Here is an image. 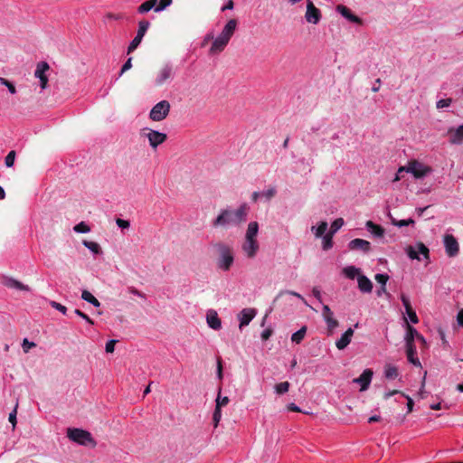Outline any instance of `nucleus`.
<instances>
[{"label":"nucleus","instance_id":"obj_1","mask_svg":"<svg viewBox=\"0 0 463 463\" xmlns=\"http://www.w3.org/2000/svg\"><path fill=\"white\" fill-rule=\"evenodd\" d=\"M249 213L247 203H242L236 210L232 208L222 209L218 216L213 221V227L227 228L230 226H238L246 222Z\"/></svg>","mask_w":463,"mask_h":463},{"label":"nucleus","instance_id":"obj_2","mask_svg":"<svg viewBox=\"0 0 463 463\" xmlns=\"http://www.w3.org/2000/svg\"><path fill=\"white\" fill-rule=\"evenodd\" d=\"M217 251L218 257L216 260L217 268L228 271L234 262V253L232 248L223 242H217L213 245Z\"/></svg>","mask_w":463,"mask_h":463},{"label":"nucleus","instance_id":"obj_3","mask_svg":"<svg viewBox=\"0 0 463 463\" xmlns=\"http://www.w3.org/2000/svg\"><path fill=\"white\" fill-rule=\"evenodd\" d=\"M432 171L431 167L417 161H410L406 166H401L399 172H407L411 174L415 178H422Z\"/></svg>","mask_w":463,"mask_h":463},{"label":"nucleus","instance_id":"obj_4","mask_svg":"<svg viewBox=\"0 0 463 463\" xmlns=\"http://www.w3.org/2000/svg\"><path fill=\"white\" fill-rule=\"evenodd\" d=\"M68 438L80 444V445H83V446H91V447H95L96 446V442L95 440L93 439L91 434L87 431V430H81V429H69L68 430Z\"/></svg>","mask_w":463,"mask_h":463},{"label":"nucleus","instance_id":"obj_5","mask_svg":"<svg viewBox=\"0 0 463 463\" xmlns=\"http://www.w3.org/2000/svg\"><path fill=\"white\" fill-rule=\"evenodd\" d=\"M141 136L147 138L149 145L154 149L163 144L167 138L166 134L148 128H145L141 130Z\"/></svg>","mask_w":463,"mask_h":463},{"label":"nucleus","instance_id":"obj_6","mask_svg":"<svg viewBox=\"0 0 463 463\" xmlns=\"http://www.w3.org/2000/svg\"><path fill=\"white\" fill-rule=\"evenodd\" d=\"M170 108V103L167 100H161L152 108L149 118L153 121H162L169 114Z\"/></svg>","mask_w":463,"mask_h":463},{"label":"nucleus","instance_id":"obj_7","mask_svg":"<svg viewBox=\"0 0 463 463\" xmlns=\"http://www.w3.org/2000/svg\"><path fill=\"white\" fill-rule=\"evenodd\" d=\"M174 77V67L171 63L164 64L157 71L155 79L156 86H162Z\"/></svg>","mask_w":463,"mask_h":463},{"label":"nucleus","instance_id":"obj_8","mask_svg":"<svg viewBox=\"0 0 463 463\" xmlns=\"http://www.w3.org/2000/svg\"><path fill=\"white\" fill-rule=\"evenodd\" d=\"M149 25H150V23L146 20H143L138 23V30H137V35L130 42L128 48V53L132 52L133 51H135L137 48V46L140 44L144 35L146 34Z\"/></svg>","mask_w":463,"mask_h":463},{"label":"nucleus","instance_id":"obj_9","mask_svg":"<svg viewBox=\"0 0 463 463\" xmlns=\"http://www.w3.org/2000/svg\"><path fill=\"white\" fill-rule=\"evenodd\" d=\"M446 253L449 257H455L458 254L459 245L457 239L451 234H446L443 238Z\"/></svg>","mask_w":463,"mask_h":463},{"label":"nucleus","instance_id":"obj_10","mask_svg":"<svg viewBox=\"0 0 463 463\" xmlns=\"http://www.w3.org/2000/svg\"><path fill=\"white\" fill-rule=\"evenodd\" d=\"M50 69L49 64L46 61H41L37 64L34 71L35 78L40 80V86L42 90L46 89L48 84V77L46 71Z\"/></svg>","mask_w":463,"mask_h":463},{"label":"nucleus","instance_id":"obj_11","mask_svg":"<svg viewBox=\"0 0 463 463\" xmlns=\"http://www.w3.org/2000/svg\"><path fill=\"white\" fill-rule=\"evenodd\" d=\"M305 18L308 23L313 24H318L321 18L320 10L317 8L310 0H307Z\"/></svg>","mask_w":463,"mask_h":463},{"label":"nucleus","instance_id":"obj_12","mask_svg":"<svg viewBox=\"0 0 463 463\" xmlns=\"http://www.w3.org/2000/svg\"><path fill=\"white\" fill-rule=\"evenodd\" d=\"M449 136V142L451 145H461L463 144V124L458 128H449L447 131Z\"/></svg>","mask_w":463,"mask_h":463},{"label":"nucleus","instance_id":"obj_13","mask_svg":"<svg viewBox=\"0 0 463 463\" xmlns=\"http://www.w3.org/2000/svg\"><path fill=\"white\" fill-rule=\"evenodd\" d=\"M241 248H242V250L245 253V255L248 258L252 259L256 256L260 246H259V242H258L257 239L245 238Z\"/></svg>","mask_w":463,"mask_h":463},{"label":"nucleus","instance_id":"obj_14","mask_svg":"<svg viewBox=\"0 0 463 463\" xmlns=\"http://www.w3.org/2000/svg\"><path fill=\"white\" fill-rule=\"evenodd\" d=\"M373 375V373L371 369H365L362 374L359 377L354 378L353 382L359 383L361 385L360 391L364 392L369 388Z\"/></svg>","mask_w":463,"mask_h":463},{"label":"nucleus","instance_id":"obj_15","mask_svg":"<svg viewBox=\"0 0 463 463\" xmlns=\"http://www.w3.org/2000/svg\"><path fill=\"white\" fill-rule=\"evenodd\" d=\"M3 286L13 288L19 291H30V288L27 285L23 284L21 281L11 278V277H4L1 280Z\"/></svg>","mask_w":463,"mask_h":463},{"label":"nucleus","instance_id":"obj_16","mask_svg":"<svg viewBox=\"0 0 463 463\" xmlns=\"http://www.w3.org/2000/svg\"><path fill=\"white\" fill-rule=\"evenodd\" d=\"M255 316L256 310L254 308L242 309L238 315V318L240 320V329H241L245 326H248L250 322L255 317Z\"/></svg>","mask_w":463,"mask_h":463},{"label":"nucleus","instance_id":"obj_17","mask_svg":"<svg viewBox=\"0 0 463 463\" xmlns=\"http://www.w3.org/2000/svg\"><path fill=\"white\" fill-rule=\"evenodd\" d=\"M348 248L351 250H362L367 253L371 250V243L364 239H354L348 243Z\"/></svg>","mask_w":463,"mask_h":463},{"label":"nucleus","instance_id":"obj_18","mask_svg":"<svg viewBox=\"0 0 463 463\" xmlns=\"http://www.w3.org/2000/svg\"><path fill=\"white\" fill-rule=\"evenodd\" d=\"M237 28V21L235 19H231L228 21V23L224 25L222 31L219 34L222 38L225 39L226 41L230 42L231 38L235 33V30Z\"/></svg>","mask_w":463,"mask_h":463},{"label":"nucleus","instance_id":"obj_19","mask_svg":"<svg viewBox=\"0 0 463 463\" xmlns=\"http://www.w3.org/2000/svg\"><path fill=\"white\" fill-rule=\"evenodd\" d=\"M336 11L344 16L345 19H347L351 23H354L357 24H362V19L358 17L357 15L352 14L349 8L343 5H339L336 6Z\"/></svg>","mask_w":463,"mask_h":463},{"label":"nucleus","instance_id":"obj_20","mask_svg":"<svg viewBox=\"0 0 463 463\" xmlns=\"http://www.w3.org/2000/svg\"><path fill=\"white\" fill-rule=\"evenodd\" d=\"M354 335L353 328L349 327L344 334H342L341 337L335 342V346L339 350H344L352 340Z\"/></svg>","mask_w":463,"mask_h":463},{"label":"nucleus","instance_id":"obj_21","mask_svg":"<svg viewBox=\"0 0 463 463\" xmlns=\"http://www.w3.org/2000/svg\"><path fill=\"white\" fill-rule=\"evenodd\" d=\"M401 300L402 302V305L405 308L406 314L408 315L410 321L412 324H417L419 322V319L416 315V312L412 309L411 306L410 299L405 295L402 294L401 296Z\"/></svg>","mask_w":463,"mask_h":463},{"label":"nucleus","instance_id":"obj_22","mask_svg":"<svg viewBox=\"0 0 463 463\" xmlns=\"http://www.w3.org/2000/svg\"><path fill=\"white\" fill-rule=\"evenodd\" d=\"M228 41L218 35L212 43L210 48V54H218L222 52L228 45Z\"/></svg>","mask_w":463,"mask_h":463},{"label":"nucleus","instance_id":"obj_23","mask_svg":"<svg viewBox=\"0 0 463 463\" xmlns=\"http://www.w3.org/2000/svg\"><path fill=\"white\" fill-rule=\"evenodd\" d=\"M206 321L208 326L214 329L219 330L222 327V322L219 318L217 312L214 310H209L206 315Z\"/></svg>","mask_w":463,"mask_h":463},{"label":"nucleus","instance_id":"obj_24","mask_svg":"<svg viewBox=\"0 0 463 463\" xmlns=\"http://www.w3.org/2000/svg\"><path fill=\"white\" fill-rule=\"evenodd\" d=\"M358 288L363 293H371L373 283L365 275H359L357 278Z\"/></svg>","mask_w":463,"mask_h":463},{"label":"nucleus","instance_id":"obj_25","mask_svg":"<svg viewBox=\"0 0 463 463\" xmlns=\"http://www.w3.org/2000/svg\"><path fill=\"white\" fill-rule=\"evenodd\" d=\"M365 227L375 237L381 238L384 235V229L372 221H367Z\"/></svg>","mask_w":463,"mask_h":463},{"label":"nucleus","instance_id":"obj_26","mask_svg":"<svg viewBox=\"0 0 463 463\" xmlns=\"http://www.w3.org/2000/svg\"><path fill=\"white\" fill-rule=\"evenodd\" d=\"M406 354H407L408 361L410 363H411L412 364H414L416 366H420V360L415 357L416 346H415L414 344L406 345Z\"/></svg>","mask_w":463,"mask_h":463},{"label":"nucleus","instance_id":"obj_27","mask_svg":"<svg viewBox=\"0 0 463 463\" xmlns=\"http://www.w3.org/2000/svg\"><path fill=\"white\" fill-rule=\"evenodd\" d=\"M406 329L407 332L404 337L406 345L414 344V338L420 336L419 332L408 323H406Z\"/></svg>","mask_w":463,"mask_h":463},{"label":"nucleus","instance_id":"obj_28","mask_svg":"<svg viewBox=\"0 0 463 463\" xmlns=\"http://www.w3.org/2000/svg\"><path fill=\"white\" fill-rule=\"evenodd\" d=\"M342 272L349 279H354L355 277L358 278L359 275H362L361 269L355 266H346Z\"/></svg>","mask_w":463,"mask_h":463},{"label":"nucleus","instance_id":"obj_29","mask_svg":"<svg viewBox=\"0 0 463 463\" xmlns=\"http://www.w3.org/2000/svg\"><path fill=\"white\" fill-rule=\"evenodd\" d=\"M259 232V223L257 222H250L248 224L245 238L257 239Z\"/></svg>","mask_w":463,"mask_h":463},{"label":"nucleus","instance_id":"obj_30","mask_svg":"<svg viewBox=\"0 0 463 463\" xmlns=\"http://www.w3.org/2000/svg\"><path fill=\"white\" fill-rule=\"evenodd\" d=\"M158 2V0H148V1H146L144 2L143 4H141L138 8H137V12L139 14H145V13H147L149 12L151 9H155V7L156 6V3Z\"/></svg>","mask_w":463,"mask_h":463},{"label":"nucleus","instance_id":"obj_31","mask_svg":"<svg viewBox=\"0 0 463 463\" xmlns=\"http://www.w3.org/2000/svg\"><path fill=\"white\" fill-rule=\"evenodd\" d=\"M327 222H321L318 226H312L311 232H314L315 236L317 238H320L323 235H325V232L327 230Z\"/></svg>","mask_w":463,"mask_h":463},{"label":"nucleus","instance_id":"obj_32","mask_svg":"<svg viewBox=\"0 0 463 463\" xmlns=\"http://www.w3.org/2000/svg\"><path fill=\"white\" fill-rule=\"evenodd\" d=\"M307 334V326H304L291 335V341L296 344H300L305 338Z\"/></svg>","mask_w":463,"mask_h":463},{"label":"nucleus","instance_id":"obj_33","mask_svg":"<svg viewBox=\"0 0 463 463\" xmlns=\"http://www.w3.org/2000/svg\"><path fill=\"white\" fill-rule=\"evenodd\" d=\"M81 298L90 304H92L94 307H99L100 302L88 290H83L81 293Z\"/></svg>","mask_w":463,"mask_h":463},{"label":"nucleus","instance_id":"obj_34","mask_svg":"<svg viewBox=\"0 0 463 463\" xmlns=\"http://www.w3.org/2000/svg\"><path fill=\"white\" fill-rule=\"evenodd\" d=\"M82 244L94 254L101 253V248L98 242L83 241Z\"/></svg>","mask_w":463,"mask_h":463},{"label":"nucleus","instance_id":"obj_35","mask_svg":"<svg viewBox=\"0 0 463 463\" xmlns=\"http://www.w3.org/2000/svg\"><path fill=\"white\" fill-rule=\"evenodd\" d=\"M384 375L387 379H395L398 377V369L394 365H387L384 369Z\"/></svg>","mask_w":463,"mask_h":463},{"label":"nucleus","instance_id":"obj_36","mask_svg":"<svg viewBox=\"0 0 463 463\" xmlns=\"http://www.w3.org/2000/svg\"><path fill=\"white\" fill-rule=\"evenodd\" d=\"M333 236L332 233H326L322 236V247L324 250H328L333 247Z\"/></svg>","mask_w":463,"mask_h":463},{"label":"nucleus","instance_id":"obj_37","mask_svg":"<svg viewBox=\"0 0 463 463\" xmlns=\"http://www.w3.org/2000/svg\"><path fill=\"white\" fill-rule=\"evenodd\" d=\"M389 217L391 219L392 224H393L394 226H397V227H404V226H408L411 224H414V220L411 218L407 219V220L398 221L395 218H393L390 213H389Z\"/></svg>","mask_w":463,"mask_h":463},{"label":"nucleus","instance_id":"obj_38","mask_svg":"<svg viewBox=\"0 0 463 463\" xmlns=\"http://www.w3.org/2000/svg\"><path fill=\"white\" fill-rule=\"evenodd\" d=\"M325 322L326 323V326H327V329L329 331L330 334L333 333V331L338 326V321L336 319L334 318V316H331V317H326L325 319Z\"/></svg>","mask_w":463,"mask_h":463},{"label":"nucleus","instance_id":"obj_39","mask_svg":"<svg viewBox=\"0 0 463 463\" xmlns=\"http://www.w3.org/2000/svg\"><path fill=\"white\" fill-rule=\"evenodd\" d=\"M345 222H344V219L343 218H337L335 219L332 224H331V228H330V232L329 233H332V235H334L335 232H338V230H340L342 228V226L344 225Z\"/></svg>","mask_w":463,"mask_h":463},{"label":"nucleus","instance_id":"obj_40","mask_svg":"<svg viewBox=\"0 0 463 463\" xmlns=\"http://www.w3.org/2000/svg\"><path fill=\"white\" fill-rule=\"evenodd\" d=\"M289 389V383L288 382H282L275 385V392L278 394H284L287 392H288Z\"/></svg>","mask_w":463,"mask_h":463},{"label":"nucleus","instance_id":"obj_41","mask_svg":"<svg viewBox=\"0 0 463 463\" xmlns=\"http://www.w3.org/2000/svg\"><path fill=\"white\" fill-rule=\"evenodd\" d=\"M0 84L5 86L11 94L16 93V88L13 82L5 78L0 77Z\"/></svg>","mask_w":463,"mask_h":463},{"label":"nucleus","instance_id":"obj_42","mask_svg":"<svg viewBox=\"0 0 463 463\" xmlns=\"http://www.w3.org/2000/svg\"><path fill=\"white\" fill-rule=\"evenodd\" d=\"M74 232L78 233H88L90 231V228L84 222H80L73 227Z\"/></svg>","mask_w":463,"mask_h":463},{"label":"nucleus","instance_id":"obj_43","mask_svg":"<svg viewBox=\"0 0 463 463\" xmlns=\"http://www.w3.org/2000/svg\"><path fill=\"white\" fill-rule=\"evenodd\" d=\"M261 193V197H264L266 201H269L271 198H273L276 194L277 190L275 187H269L267 190H264Z\"/></svg>","mask_w":463,"mask_h":463},{"label":"nucleus","instance_id":"obj_44","mask_svg":"<svg viewBox=\"0 0 463 463\" xmlns=\"http://www.w3.org/2000/svg\"><path fill=\"white\" fill-rule=\"evenodd\" d=\"M416 250L418 252V255L420 254L423 255L425 259L429 258V249L421 242L417 243L416 245Z\"/></svg>","mask_w":463,"mask_h":463},{"label":"nucleus","instance_id":"obj_45","mask_svg":"<svg viewBox=\"0 0 463 463\" xmlns=\"http://www.w3.org/2000/svg\"><path fill=\"white\" fill-rule=\"evenodd\" d=\"M15 159V151L12 150L10 151L5 159V164L7 167H12L14 164Z\"/></svg>","mask_w":463,"mask_h":463},{"label":"nucleus","instance_id":"obj_46","mask_svg":"<svg viewBox=\"0 0 463 463\" xmlns=\"http://www.w3.org/2000/svg\"><path fill=\"white\" fill-rule=\"evenodd\" d=\"M172 4V0H160L159 4L155 7V12H161Z\"/></svg>","mask_w":463,"mask_h":463},{"label":"nucleus","instance_id":"obj_47","mask_svg":"<svg viewBox=\"0 0 463 463\" xmlns=\"http://www.w3.org/2000/svg\"><path fill=\"white\" fill-rule=\"evenodd\" d=\"M374 279L381 286H386L389 276L387 274L378 273L375 275Z\"/></svg>","mask_w":463,"mask_h":463},{"label":"nucleus","instance_id":"obj_48","mask_svg":"<svg viewBox=\"0 0 463 463\" xmlns=\"http://www.w3.org/2000/svg\"><path fill=\"white\" fill-rule=\"evenodd\" d=\"M215 402H216V406L215 407L221 409L222 407H223V406L228 404L229 398L226 397V396L222 397L221 394L219 393Z\"/></svg>","mask_w":463,"mask_h":463},{"label":"nucleus","instance_id":"obj_49","mask_svg":"<svg viewBox=\"0 0 463 463\" xmlns=\"http://www.w3.org/2000/svg\"><path fill=\"white\" fill-rule=\"evenodd\" d=\"M451 103H452V99H450V98L443 99H439L437 101L436 107H437V109H444V108L450 106Z\"/></svg>","mask_w":463,"mask_h":463},{"label":"nucleus","instance_id":"obj_50","mask_svg":"<svg viewBox=\"0 0 463 463\" xmlns=\"http://www.w3.org/2000/svg\"><path fill=\"white\" fill-rule=\"evenodd\" d=\"M406 251H407V254H408L410 259H411V260H420V258L418 255V252H417V250H416V249L414 247L409 246L407 248Z\"/></svg>","mask_w":463,"mask_h":463},{"label":"nucleus","instance_id":"obj_51","mask_svg":"<svg viewBox=\"0 0 463 463\" xmlns=\"http://www.w3.org/2000/svg\"><path fill=\"white\" fill-rule=\"evenodd\" d=\"M50 305L52 307H53L54 309L61 312L63 315H66L67 313V307L56 301H51L50 302Z\"/></svg>","mask_w":463,"mask_h":463},{"label":"nucleus","instance_id":"obj_52","mask_svg":"<svg viewBox=\"0 0 463 463\" xmlns=\"http://www.w3.org/2000/svg\"><path fill=\"white\" fill-rule=\"evenodd\" d=\"M35 346V343L30 342L27 338H24L22 343V347L24 353H28L29 350Z\"/></svg>","mask_w":463,"mask_h":463},{"label":"nucleus","instance_id":"obj_53","mask_svg":"<svg viewBox=\"0 0 463 463\" xmlns=\"http://www.w3.org/2000/svg\"><path fill=\"white\" fill-rule=\"evenodd\" d=\"M116 224L118 225V227H119L120 229H128L130 227V222L128 220H124V219H121V218H117L116 219Z\"/></svg>","mask_w":463,"mask_h":463},{"label":"nucleus","instance_id":"obj_54","mask_svg":"<svg viewBox=\"0 0 463 463\" xmlns=\"http://www.w3.org/2000/svg\"><path fill=\"white\" fill-rule=\"evenodd\" d=\"M221 419H222V411H221V409L215 407V410H214L213 415V422H214V427H217V425H218L219 421L221 420Z\"/></svg>","mask_w":463,"mask_h":463},{"label":"nucleus","instance_id":"obj_55","mask_svg":"<svg viewBox=\"0 0 463 463\" xmlns=\"http://www.w3.org/2000/svg\"><path fill=\"white\" fill-rule=\"evenodd\" d=\"M74 313L77 316H79L80 318H83L88 324H90V325L94 324L93 320L89 316H87L85 313L81 312L80 309H75Z\"/></svg>","mask_w":463,"mask_h":463},{"label":"nucleus","instance_id":"obj_56","mask_svg":"<svg viewBox=\"0 0 463 463\" xmlns=\"http://www.w3.org/2000/svg\"><path fill=\"white\" fill-rule=\"evenodd\" d=\"M118 340H109L106 343L105 350L107 353H113L115 349V345Z\"/></svg>","mask_w":463,"mask_h":463},{"label":"nucleus","instance_id":"obj_57","mask_svg":"<svg viewBox=\"0 0 463 463\" xmlns=\"http://www.w3.org/2000/svg\"><path fill=\"white\" fill-rule=\"evenodd\" d=\"M132 67V58H128L123 64L119 75L121 76L125 71H128Z\"/></svg>","mask_w":463,"mask_h":463},{"label":"nucleus","instance_id":"obj_58","mask_svg":"<svg viewBox=\"0 0 463 463\" xmlns=\"http://www.w3.org/2000/svg\"><path fill=\"white\" fill-rule=\"evenodd\" d=\"M289 294V295H292V296H295L297 298H298L299 299H301L305 304H307V301L305 300V298L298 293L295 292V291H291V290H285V291H281L278 297L283 295V294Z\"/></svg>","mask_w":463,"mask_h":463},{"label":"nucleus","instance_id":"obj_59","mask_svg":"<svg viewBox=\"0 0 463 463\" xmlns=\"http://www.w3.org/2000/svg\"><path fill=\"white\" fill-rule=\"evenodd\" d=\"M402 396H403L407 399L408 412L409 413L411 412L412 409H413V404H414L412 399L409 395H406L405 393H402Z\"/></svg>","mask_w":463,"mask_h":463},{"label":"nucleus","instance_id":"obj_60","mask_svg":"<svg viewBox=\"0 0 463 463\" xmlns=\"http://www.w3.org/2000/svg\"><path fill=\"white\" fill-rule=\"evenodd\" d=\"M331 316H334V315H333V312L331 311L330 307L327 305H324L323 306V317H324V319L326 317H331Z\"/></svg>","mask_w":463,"mask_h":463},{"label":"nucleus","instance_id":"obj_61","mask_svg":"<svg viewBox=\"0 0 463 463\" xmlns=\"http://www.w3.org/2000/svg\"><path fill=\"white\" fill-rule=\"evenodd\" d=\"M271 335H272V330L270 328H267L262 331L261 338H262V340L266 341L271 336Z\"/></svg>","mask_w":463,"mask_h":463},{"label":"nucleus","instance_id":"obj_62","mask_svg":"<svg viewBox=\"0 0 463 463\" xmlns=\"http://www.w3.org/2000/svg\"><path fill=\"white\" fill-rule=\"evenodd\" d=\"M8 420L12 423L13 427H14L16 424V408L9 414Z\"/></svg>","mask_w":463,"mask_h":463},{"label":"nucleus","instance_id":"obj_63","mask_svg":"<svg viewBox=\"0 0 463 463\" xmlns=\"http://www.w3.org/2000/svg\"><path fill=\"white\" fill-rule=\"evenodd\" d=\"M457 322L459 326L463 327V309L458 312Z\"/></svg>","mask_w":463,"mask_h":463},{"label":"nucleus","instance_id":"obj_64","mask_svg":"<svg viewBox=\"0 0 463 463\" xmlns=\"http://www.w3.org/2000/svg\"><path fill=\"white\" fill-rule=\"evenodd\" d=\"M313 296L319 301L322 302L321 292L317 288H314L312 290Z\"/></svg>","mask_w":463,"mask_h":463}]
</instances>
